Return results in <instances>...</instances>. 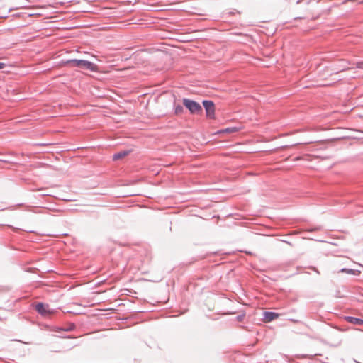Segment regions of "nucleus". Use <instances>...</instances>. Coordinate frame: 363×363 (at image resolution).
I'll use <instances>...</instances> for the list:
<instances>
[{
	"mask_svg": "<svg viewBox=\"0 0 363 363\" xmlns=\"http://www.w3.org/2000/svg\"><path fill=\"white\" fill-rule=\"evenodd\" d=\"M65 64H71L72 67H78L89 69L92 72L98 71V66L89 61L83 60H71L67 61Z\"/></svg>",
	"mask_w": 363,
	"mask_h": 363,
	"instance_id": "f257e3e1",
	"label": "nucleus"
},
{
	"mask_svg": "<svg viewBox=\"0 0 363 363\" xmlns=\"http://www.w3.org/2000/svg\"><path fill=\"white\" fill-rule=\"evenodd\" d=\"M182 101L184 106L189 109L191 114L201 113L202 107L199 103L189 99H184Z\"/></svg>",
	"mask_w": 363,
	"mask_h": 363,
	"instance_id": "f03ea898",
	"label": "nucleus"
},
{
	"mask_svg": "<svg viewBox=\"0 0 363 363\" xmlns=\"http://www.w3.org/2000/svg\"><path fill=\"white\" fill-rule=\"evenodd\" d=\"M203 105L205 108L207 118L211 119L215 118V106L213 102L205 100L203 101Z\"/></svg>",
	"mask_w": 363,
	"mask_h": 363,
	"instance_id": "7ed1b4c3",
	"label": "nucleus"
},
{
	"mask_svg": "<svg viewBox=\"0 0 363 363\" xmlns=\"http://www.w3.org/2000/svg\"><path fill=\"white\" fill-rule=\"evenodd\" d=\"M35 310L42 315L46 317L52 315L54 311L50 310L48 305L42 303H37L35 306Z\"/></svg>",
	"mask_w": 363,
	"mask_h": 363,
	"instance_id": "20e7f679",
	"label": "nucleus"
},
{
	"mask_svg": "<svg viewBox=\"0 0 363 363\" xmlns=\"http://www.w3.org/2000/svg\"><path fill=\"white\" fill-rule=\"evenodd\" d=\"M280 316V314L274 313V312H264L263 313V322L264 323H269Z\"/></svg>",
	"mask_w": 363,
	"mask_h": 363,
	"instance_id": "39448f33",
	"label": "nucleus"
},
{
	"mask_svg": "<svg viewBox=\"0 0 363 363\" xmlns=\"http://www.w3.org/2000/svg\"><path fill=\"white\" fill-rule=\"evenodd\" d=\"M345 320L352 324L354 325H363V320L354 317L347 316L345 317Z\"/></svg>",
	"mask_w": 363,
	"mask_h": 363,
	"instance_id": "423d86ee",
	"label": "nucleus"
},
{
	"mask_svg": "<svg viewBox=\"0 0 363 363\" xmlns=\"http://www.w3.org/2000/svg\"><path fill=\"white\" fill-rule=\"evenodd\" d=\"M128 151H123V152H118V153L114 154L113 155V160H118L122 159L124 157H125L126 155H128Z\"/></svg>",
	"mask_w": 363,
	"mask_h": 363,
	"instance_id": "0eeeda50",
	"label": "nucleus"
},
{
	"mask_svg": "<svg viewBox=\"0 0 363 363\" xmlns=\"http://www.w3.org/2000/svg\"><path fill=\"white\" fill-rule=\"evenodd\" d=\"M183 111H184V108H183L182 106H181L179 104L174 105V113L176 115H180L183 113Z\"/></svg>",
	"mask_w": 363,
	"mask_h": 363,
	"instance_id": "6e6552de",
	"label": "nucleus"
},
{
	"mask_svg": "<svg viewBox=\"0 0 363 363\" xmlns=\"http://www.w3.org/2000/svg\"><path fill=\"white\" fill-rule=\"evenodd\" d=\"M341 272H344V273H347V274H357L359 273V272H357V271L354 270V269H342Z\"/></svg>",
	"mask_w": 363,
	"mask_h": 363,
	"instance_id": "1a4fd4ad",
	"label": "nucleus"
},
{
	"mask_svg": "<svg viewBox=\"0 0 363 363\" xmlns=\"http://www.w3.org/2000/svg\"><path fill=\"white\" fill-rule=\"evenodd\" d=\"M238 131V129L236 128H228L226 129L222 130L221 133H235Z\"/></svg>",
	"mask_w": 363,
	"mask_h": 363,
	"instance_id": "9d476101",
	"label": "nucleus"
},
{
	"mask_svg": "<svg viewBox=\"0 0 363 363\" xmlns=\"http://www.w3.org/2000/svg\"><path fill=\"white\" fill-rule=\"evenodd\" d=\"M5 67V64L4 63H2V62H0V69H2Z\"/></svg>",
	"mask_w": 363,
	"mask_h": 363,
	"instance_id": "9b49d317",
	"label": "nucleus"
}]
</instances>
